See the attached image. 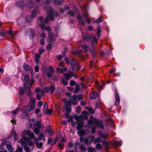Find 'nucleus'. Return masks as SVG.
Returning <instances> with one entry per match:
<instances>
[{
	"instance_id": "obj_59",
	"label": "nucleus",
	"mask_w": 152,
	"mask_h": 152,
	"mask_svg": "<svg viewBox=\"0 0 152 152\" xmlns=\"http://www.w3.org/2000/svg\"><path fill=\"white\" fill-rule=\"evenodd\" d=\"M39 68L38 66H36L34 67V70L36 72H38L39 71Z\"/></svg>"
},
{
	"instance_id": "obj_63",
	"label": "nucleus",
	"mask_w": 152,
	"mask_h": 152,
	"mask_svg": "<svg viewBox=\"0 0 152 152\" xmlns=\"http://www.w3.org/2000/svg\"><path fill=\"white\" fill-rule=\"evenodd\" d=\"M80 150L83 151H86V148L83 146H82L80 147Z\"/></svg>"
},
{
	"instance_id": "obj_62",
	"label": "nucleus",
	"mask_w": 152,
	"mask_h": 152,
	"mask_svg": "<svg viewBox=\"0 0 152 152\" xmlns=\"http://www.w3.org/2000/svg\"><path fill=\"white\" fill-rule=\"evenodd\" d=\"M56 57L58 60H61L63 58L62 56L61 55H57L56 56Z\"/></svg>"
},
{
	"instance_id": "obj_1",
	"label": "nucleus",
	"mask_w": 152,
	"mask_h": 152,
	"mask_svg": "<svg viewBox=\"0 0 152 152\" xmlns=\"http://www.w3.org/2000/svg\"><path fill=\"white\" fill-rule=\"evenodd\" d=\"M87 115H80L79 116H77L75 117L76 120V124L77 125L76 126V129L80 130L81 128H83L84 125V122L83 121V120H86L88 119Z\"/></svg>"
},
{
	"instance_id": "obj_21",
	"label": "nucleus",
	"mask_w": 152,
	"mask_h": 152,
	"mask_svg": "<svg viewBox=\"0 0 152 152\" xmlns=\"http://www.w3.org/2000/svg\"><path fill=\"white\" fill-rule=\"evenodd\" d=\"M81 129L80 130H78L79 131L77 132V133L80 136H82L86 134H87L88 133H86L84 129Z\"/></svg>"
},
{
	"instance_id": "obj_33",
	"label": "nucleus",
	"mask_w": 152,
	"mask_h": 152,
	"mask_svg": "<svg viewBox=\"0 0 152 152\" xmlns=\"http://www.w3.org/2000/svg\"><path fill=\"white\" fill-rule=\"evenodd\" d=\"M46 110L45 111V113L47 114H48V115H50L51 114L53 111L50 109H46Z\"/></svg>"
},
{
	"instance_id": "obj_34",
	"label": "nucleus",
	"mask_w": 152,
	"mask_h": 152,
	"mask_svg": "<svg viewBox=\"0 0 152 152\" xmlns=\"http://www.w3.org/2000/svg\"><path fill=\"white\" fill-rule=\"evenodd\" d=\"M39 128H35L33 131L36 134H38L39 133Z\"/></svg>"
},
{
	"instance_id": "obj_41",
	"label": "nucleus",
	"mask_w": 152,
	"mask_h": 152,
	"mask_svg": "<svg viewBox=\"0 0 152 152\" xmlns=\"http://www.w3.org/2000/svg\"><path fill=\"white\" fill-rule=\"evenodd\" d=\"M64 105L66 107V110L67 113H70L71 111V109L70 108L67 107V104H65Z\"/></svg>"
},
{
	"instance_id": "obj_4",
	"label": "nucleus",
	"mask_w": 152,
	"mask_h": 152,
	"mask_svg": "<svg viewBox=\"0 0 152 152\" xmlns=\"http://www.w3.org/2000/svg\"><path fill=\"white\" fill-rule=\"evenodd\" d=\"M48 15L44 21L45 23H48L49 21L48 18L51 21L53 20L54 19L53 9L50 7H48Z\"/></svg>"
},
{
	"instance_id": "obj_61",
	"label": "nucleus",
	"mask_w": 152,
	"mask_h": 152,
	"mask_svg": "<svg viewBox=\"0 0 152 152\" xmlns=\"http://www.w3.org/2000/svg\"><path fill=\"white\" fill-rule=\"evenodd\" d=\"M56 4H61L62 2L59 0H54Z\"/></svg>"
},
{
	"instance_id": "obj_30",
	"label": "nucleus",
	"mask_w": 152,
	"mask_h": 152,
	"mask_svg": "<svg viewBox=\"0 0 152 152\" xmlns=\"http://www.w3.org/2000/svg\"><path fill=\"white\" fill-rule=\"evenodd\" d=\"M82 47L84 48V50L86 53H87L90 50V48L86 45H83Z\"/></svg>"
},
{
	"instance_id": "obj_29",
	"label": "nucleus",
	"mask_w": 152,
	"mask_h": 152,
	"mask_svg": "<svg viewBox=\"0 0 152 152\" xmlns=\"http://www.w3.org/2000/svg\"><path fill=\"white\" fill-rule=\"evenodd\" d=\"M69 7L68 6H66L65 7L64 9H61L60 10V12L61 14H63L65 11H66V10L69 9Z\"/></svg>"
},
{
	"instance_id": "obj_28",
	"label": "nucleus",
	"mask_w": 152,
	"mask_h": 152,
	"mask_svg": "<svg viewBox=\"0 0 152 152\" xmlns=\"http://www.w3.org/2000/svg\"><path fill=\"white\" fill-rule=\"evenodd\" d=\"M45 137L44 134L43 133H41L39 134L38 138L37 139H38V140H39V141L43 140L44 141H45Z\"/></svg>"
},
{
	"instance_id": "obj_53",
	"label": "nucleus",
	"mask_w": 152,
	"mask_h": 152,
	"mask_svg": "<svg viewBox=\"0 0 152 152\" xmlns=\"http://www.w3.org/2000/svg\"><path fill=\"white\" fill-rule=\"evenodd\" d=\"M40 36L41 37L43 38H44L46 37V34L45 33L43 32V33H42L40 35Z\"/></svg>"
},
{
	"instance_id": "obj_11",
	"label": "nucleus",
	"mask_w": 152,
	"mask_h": 152,
	"mask_svg": "<svg viewBox=\"0 0 152 152\" xmlns=\"http://www.w3.org/2000/svg\"><path fill=\"white\" fill-rule=\"evenodd\" d=\"M23 66L24 69L26 71L28 72L30 71L31 74H32L33 72V69L32 67H30L26 63L24 64Z\"/></svg>"
},
{
	"instance_id": "obj_58",
	"label": "nucleus",
	"mask_w": 152,
	"mask_h": 152,
	"mask_svg": "<svg viewBox=\"0 0 152 152\" xmlns=\"http://www.w3.org/2000/svg\"><path fill=\"white\" fill-rule=\"evenodd\" d=\"M58 146L61 149H63L64 147V144L61 143H59L58 144Z\"/></svg>"
},
{
	"instance_id": "obj_17",
	"label": "nucleus",
	"mask_w": 152,
	"mask_h": 152,
	"mask_svg": "<svg viewBox=\"0 0 152 152\" xmlns=\"http://www.w3.org/2000/svg\"><path fill=\"white\" fill-rule=\"evenodd\" d=\"M34 5V4L32 1L30 0L27 1L26 3V6L28 8H32Z\"/></svg>"
},
{
	"instance_id": "obj_51",
	"label": "nucleus",
	"mask_w": 152,
	"mask_h": 152,
	"mask_svg": "<svg viewBox=\"0 0 152 152\" xmlns=\"http://www.w3.org/2000/svg\"><path fill=\"white\" fill-rule=\"evenodd\" d=\"M83 52L80 50H78L76 52L77 54H78L79 56L80 57L81 55H82Z\"/></svg>"
},
{
	"instance_id": "obj_49",
	"label": "nucleus",
	"mask_w": 152,
	"mask_h": 152,
	"mask_svg": "<svg viewBox=\"0 0 152 152\" xmlns=\"http://www.w3.org/2000/svg\"><path fill=\"white\" fill-rule=\"evenodd\" d=\"M56 70L58 72L63 73L64 72L63 70L59 67L57 68H56Z\"/></svg>"
},
{
	"instance_id": "obj_46",
	"label": "nucleus",
	"mask_w": 152,
	"mask_h": 152,
	"mask_svg": "<svg viewBox=\"0 0 152 152\" xmlns=\"http://www.w3.org/2000/svg\"><path fill=\"white\" fill-rule=\"evenodd\" d=\"M20 93V94H23L24 93V90L23 88L21 87L19 88Z\"/></svg>"
},
{
	"instance_id": "obj_26",
	"label": "nucleus",
	"mask_w": 152,
	"mask_h": 152,
	"mask_svg": "<svg viewBox=\"0 0 152 152\" xmlns=\"http://www.w3.org/2000/svg\"><path fill=\"white\" fill-rule=\"evenodd\" d=\"M35 126L39 128H41L43 127V125H42L41 123L39 121H37L35 124Z\"/></svg>"
},
{
	"instance_id": "obj_6",
	"label": "nucleus",
	"mask_w": 152,
	"mask_h": 152,
	"mask_svg": "<svg viewBox=\"0 0 152 152\" xmlns=\"http://www.w3.org/2000/svg\"><path fill=\"white\" fill-rule=\"evenodd\" d=\"M94 136L92 135H91L89 136L88 138L87 137L84 138V142L87 145H89L94 142Z\"/></svg>"
},
{
	"instance_id": "obj_55",
	"label": "nucleus",
	"mask_w": 152,
	"mask_h": 152,
	"mask_svg": "<svg viewBox=\"0 0 152 152\" xmlns=\"http://www.w3.org/2000/svg\"><path fill=\"white\" fill-rule=\"evenodd\" d=\"M64 63L63 61H61L59 63V66L61 67H63L64 66Z\"/></svg>"
},
{
	"instance_id": "obj_42",
	"label": "nucleus",
	"mask_w": 152,
	"mask_h": 152,
	"mask_svg": "<svg viewBox=\"0 0 152 152\" xmlns=\"http://www.w3.org/2000/svg\"><path fill=\"white\" fill-rule=\"evenodd\" d=\"M81 59L83 60H86L87 57V55H81L80 56Z\"/></svg>"
},
{
	"instance_id": "obj_12",
	"label": "nucleus",
	"mask_w": 152,
	"mask_h": 152,
	"mask_svg": "<svg viewBox=\"0 0 152 152\" xmlns=\"http://www.w3.org/2000/svg\"><path fill=\"white\" fill-rule=\"evenodd\" d=\"M34 105L31 104V103L29 102L26 107V112H29L32 111L34 108Z\"/></svg>"
},
{
	"instance_id": "obj_31",
	"label": "nucleus",
	"mask_w": 152,
	"mask_h": 152,
	"mask_svg": "<svg viewBox=\"0 0 152 152\" xmlns=\"http://www.w3.org/2000/svg\"><path fill=\"white\" fill-rule=\"evenodd\" d=\"M49 36L50 38V41L52 42L53 40L54 39V35L53 33L51 32H49Z\"/></svg>"
},
{
	"instance_id": "obj_5",
	"label": "nucleus",
	"mask_w": 152,
	"mask_h": 152,
	"mask_svg": "<svg viewBox=\"0 0 152 152\" xmlns=\"http://www.w3.org/2000/svg\"><path fill=\"white\" fill-rule=\"evenodd\" d=\"M82 36L83 40L86 39L87 41H88L89 40H91V45H92L94 43H97V40L96 38L94 35L90 34L88 36V37H87L86 35L84 34H82Z\"/></svg>"
},
{
	"instance_id": "obj_50",
	"label": "nucleus",
	"mask_w": 152,
	"mask_h": 152,
	"mask_svg": "<svg viewBox=\"0 0 152 152\" xmlns=\"http://www.w3.org/2000/svg\"><path fill=\"white\" fill-rule=\"evenodd\" d=\"M24 149L26 152H30V149L29 148L26 146H25L24 148Z\"/></svg>"
},
{
	"instance_id": "obj_19",
	"label": "nucleus",
	"mask_w": 152,
	"mask_h": 152,
	"mask_svg": "<svg viewBox=\"0 0 152 152\" xmlns=\"http://www.w3.org/2000/svg\"><path fill=\"white\" fill-rule=\"evenodd\" d=\"M35 123L34 120L32 119L29 120L28 123L27 124V126L28 127H31Z\"/></svg>"
},
{
	"instance_id": "obj_2",
	"label": "nucleus",
	"mask_w": 152,
	"mask_h": 152,
	"mask_svg": "<svg viewBox=\"0 0 152 152\" xmlns=\"http://www.w3.org/2000/svg\"><path fill=\"white\" fill-rule=\"evenodd\" d=\"M31 80H30V77L29 75L27 74L25 75H24V79L26 82L28 83V86H27L26 84H24L25 88H30L34 83L35 81L34 79L33 78V75L32 74H31Z\"/></svg>"
},
{
	"instance_id": "obj_35",
	"label": "nucleus",
	"mask_w": 152,
	"mask_h": 152,
	"mask_svg": "<svg viewBox=\"0 0 152 152\" xmlns=\"http://www.w3.org/2000/svg\"><path fill=\"white\" fill-rule=\"evenodd\" d=\"M19 110L20 109L19 108H17L15 110L12 111V113L13 115H16Z\"/></svg>"
},
{
	"instance_id": "obj_10",
	"label": "nucleus",
	"mask_w": 152,
	"mask_h": 152,
	"mask_svg": "<svg viewBox=\"0 0 152 152\" xmlns=\"http://www.w3.org/2000/svg\"><path fill=\"white\" fill-rule=\"evenodd\" d=\"M115 104L116 106H117L119 104L120 102V98L118 93L117 89H115Z\"/></svg>"
},
{
	"instance_id": "obj_20",
	"label": "nucleus",
	"mask_w": 152,
	"mask_h": 152,
	"mask_svg": "<svg viewBox=\"0 0 152 152\" xmlns=\"http://www.w3.org/2000/svg\"><path fill=\"white\" fill-rule=\"evenodd\" d=\"M83 16L85 19L86 21L89 24L90 23L91 20L90 18L88 17V15L87 13H83Z\"/></svg>"
},
{
	"instance_id": "obj_57",
	"label": "nucleus",
	"mask_w": 152,
	"mask_h": 152,
	"mask_svg": "<svg viewBox=\"0 0 152 152\" xmlns=\"http://www.w3.org/2000/svg\"><path fill=\"white\" fill-rule=\"evenodd\" d=\"M81 110V108L80 106L77 107L76 109V111L77 113H79Z\"/></svg>"
},
{
	"instance_id": "obj_45",
	"label": "nucleus",
	"mask_w": 152,
	"mask_h": 152,
	"mask_svg": "<svg viewBox=\"0 0 152 152\" xmlns=\"http://www.w3.org/2000/svg\"><path fill=\"white\" fill-rule=\"evenodd\" d=\"M115 143L117 146H119L122 145L121 142L116 141L115 142Z\"/></svg>"
},
{
	"instance_id": "obj_56",
	"label": "nucleus",
	"mask_w": 152,
	"mask_h": 152,
	"mask_svg": "<svg viewBox=\"0 0 152 152\" xmlns=\"http://www.w3.org/2000/svg\"><path fill=\"white\" fill-rule=\"evenodd\" d=\"M71 61V60H70ZM65 61L67 64H69V62L71 63L70 61H69V59L68 58L66 57L65 58Z\"/></svg>"
},
{
	"instance_id": "obj_3",
	"label": "nucleus",
	"mask_w": 152,
	"mask_h": 152,
	"mask_svg": "<svg viewBox=\"0 0 152 152\" xmlns=\"http://www.w3.org/2000/svg\"><path fill=\"white\" fill-rule=\"evenodd\" d=\"M54 71L53 67L52 66H50L43 70V74L44 75H46L48 78H50L52 76V74L54 73Z\"/></svg>"
},
{
	"instance_id": "obj_38",
	"label": "nucleus",
	"mask_w": 152,
	"mask_h": 152,
	"mask_svg": "<svg viewBox=\"0 0 152 152\" xmlns=\"http://www.w3.org/2000/svg\"><path fill=\"white\" fill-rule=\"evenodd\" d=\"M0 35L1 37H3L5 35L6 33L4 31L0 30Z\"/></svg>"
},
{
	"instance_id": "obj_7",
	"label": "nucleus",
	"mask_w": 152,
	"mask_h": 152,
	"mask_svg": "<svg viewBox=\"0 0 152 152\" xmlns=\"http://www.w3.org/2000/svg\"><path fill=\"white\" fill-rule=\"evenodd\" d=\"M75 69L74 67H72L69 69V72L64 74L65 77L66 79L69 80L71 77L73 76L74 75L72 72L74 71Z\"/></svg>"
},
{
	"instance_id": "obj_9",
	"label": "nucleus",
	"mask_w": 152,
	"mask_h": 152,
	"mask_svg": "<svg viewBox=\"0 0 152 152\" xmlns=\"http://www.w3.org/2000/svg\"><path fill=\"white\" fill-rule=\"evenodd\" d=\"M55 90V86L53 85H51L50 87L46 86L44 88V91L45 92H48L49 91H50L51 94H52Z\"/></svg>"
},
{
	"instance_id": "obj_52",
	"label": "nucleus",
	"mask_w": 152,
	"mask_h": 152,
	"mask_svg": "<svg viewBox=\"0 0 152 152\" xmlns=\"http://www.w3.org/2000/svg\"><path fill=\"white\" fill-rule=\"evenodd\" d=\"M75 82L73 80H72L71 81V82L70 83V85L71 86H73L75 85Z\"/></svg>"
},
{
	"instance_id": "obj_13",
	"label": "nucleus",
	"mask_w": 152,
	"mask_h": 152,
	"mask_svg": "<svg viewBox=\"0 0 152 152\" xmlns=\"http://www.w3.org/2000/svg\"><path fill=\"white\" fill-rule=\"evenodd\" d=\"M71 64L72 65H73L74 66H72V67H74L75 66L77 68V70H79L80 69V66L78 64L76 63L75 61V60L74 59H72L70 61Z\"/></svg>"
},
{
	"instance_id": "obj_15",
	"label": "nucleus",
	"mask_w": 152,
	"mask_h": 152,
	"mask_svg": "<svg viewBox=\"0 0 152 152\" xmlns=\"http://www.w3.org/2000/svg\"><path fill=\"white\" fill-rule=\"evenodd\" d=\"M94 124L96 126H100V128L102 129H103L104 126L102 125V123L101 121H99L98 120H96L94 122Z\"/></svg>"
},
{
	"instance_id": "obj_8",
	"label": "nucleus",
	"mask_w": 152,
	"mask_h": 152,
	"mask_svg": "<svg viewBox=\"0 0 152 152\" xmlns=\"http://www.w3.org/2000/svg\"><path fill=\"white\" fill-rule=\"evenodd\" d=\"M24 135H28L32 138H34L35 135L33 133L29 130H25L23 132Z\"/></svg>"
},
{
	"instance_id": "obj_48",
	"label": "nucleus",
	"mask_w": 152,
	"mask_h": 152,
	"mask_svg": "<svg viewBox=\"0 0 152 152\" xmlns=\"http://www.w3.org/2000/svg\"><path fill=\"white\" fill-rule=\"evenodd\" d=\"M80 91V87L78 86H76L75 90V92L77 93Z\"/></svg>"
},
{
	"instance_id": "obj_18",
	"label": "nucleus",
	"mask_w": 152,
	"mask_h": 152,
	"mask_svg": "<svg viewBox=\"0 0 152 152\" xmlns=\"http://www.w3.org/2000/svg\"><path fill=\"white\" fill-rule=\"evenodd\" d=\"M40 26L41 29L42 31H44L45 30H46L48 31H50V28L49 27L45 26L42 23L40 24Z\"/></svg>"
},
{
	"instance_id": "obj_32",
	"label": "nucleus",
	"mask_w": 152,
	"mask_h": 152,
	"mask_svg": "<svg viewBox=\"0 0 152 152\" xmlns=\"http://www.w3.org/2000/svg\"><path fill=\"white\" fill-rule=\"evenodd\" d=\"M67 13L68 14L72 16H75V12L73 11H68L67 12Z\"/></svg>"
},
{
	"instance_id": "obj_44",
	"label": "nucleus",
	"mask_w": 152,
	"mask_h": 152,
	"mask_svg": "<svg viewBox=\"0 0 152 152\" xmlns=\"http://www.w3.org/2000/svg\"><path fill=\"white\" fill-rule=\"evenodd\" d=\"M101 141L100 138H96L95 140H94V144L97 143L98 142H100Z\"/></svg>"
},
{
	"instance_id": "obj_37",
	"label": "nucleus",
	"mask_w": 152,
	"mask_h": 152,
	"mask_svg": "<svg viewBox=\"0 0 152 152\" xmlns=\"http://www.w3.org/2000/svg\"><path fill=\"white\" fill-rule=\"evenodd\" d=\"M102 20V16L98 18L95 20V22L96 23H99L101 22Z\"/></svg>"
},
{
	"instance_id": "obj_40",
	"label": "nucleus",
	"mask_w": 152,
	"mask_h": 152,
	"mask_svg": "<svg viewBox=\"0 0 152 152\" xmlns=\"http://www.w3.org/2000/svg\"><path fill=\"white\" fill-rule=\"evenodd\" d=\"M30 100V103H31V104L35 105V99L33 98H31Z\"/></svg>"
},
{
	"instance_id": "obj_47",
	"label": "nucleus",
	"mask_w": 152,
	"mask_h": 152,
	"mask_svg": "<svg viewBox=\"0 0 152 152\" xmlns=\"http://www.w3.org/2000/svg\"><path fill=\"white\" fill-rule=\"evenodd\" d=\"M22 148L20 147H19L17 148V151L14 152H22Z\"/></svg>"
},
{
	"instance_id": "obj_24",
	"label": "nucleus",
	"mask_w": 152,
	"mask_h": 152,
	"mask_svg": "<svg viewBox=\"0 0 152 152\" xmlns=\"http://www.w3.org/2000/svg\"><path fill=\"white\" fill-rule=\"evenodd\" d=\"M6 147L9 152H13L14 148L12 147V145H11L7 144L6 145Z\"/></svg>"
},
{
	"instance_id": "obj_54",
	"label": "nucleus",
	"mask_w": 152,
	"mask_h": 152,
	"mask_svg": "<svg viewBox=\"0 0 152 152\" xmlns=\"http://www.w3.org/2000/svg\"><path fill=\"white\" fill-rule=\"evenodd\" d=\"M101 32L100 29L99 27H98L97 29V34L98 37H99V33Z\"/></svg>"
},
{
	"instance_id": "obj_22",
	"label": "nucleus",
	"mask_w": 152,
	"mask_h": 152,
	"mask_svg": "<svg viewBox=\"0 0 152 152\" xmlns=\"http://www.w3.org/2000/svg\"><path fill=\"white\" fill-rule=\"evenodd\" d=\"M97 96V92L96 91L92 92L90 95V97L91 99H95Z\"/></svg>"
},
{
	"instance_id": "obj_23",
	"label": "nucleus",
	"mask_w": 152,
	"mask_h": 152,
	"mask_svg": "<svg viewBox=\"0 0 152 152\" xmlns=\"http://www.w3.org/2000/svg\"><path fill=\"white\" fill-rule=\"evenodd\" d=\"M77 19L79 20V22L82 25H85V21L83 20L82 17L81 15H79L78 16Z\"/></svg>"
},
{
	"instance_id": "obj_39",
	"label": "nucleus",
	"mask_w": 152,
	"mask_h": 152,
	"mask_svg": "<svg viewBox=\"0 0 152 152\" xmlns=\"http://www.w3.org/2000/svg\"><path fill=\"white\" fill-rule=\"evenodd\" d=\"M28 115L27 113H25L24 112H23V114H22L21 115V117L22 118H26L28 117Z\"/></svg>"
},
{
	"instance_id": "obj_27",
	"label": "nucleus",
	"mask_w": 152,
	"mask_h": 152,
	"mask_svg": "<svg viewBox=\"0 0 152 152\" xmlns=\"http://www.w3.org/2000/svg\"><path fill=\"white\" fill-rule=\"evenodd\" d=\"M40 58V56L38 54H36L35 55V61L37 64H39V59Z\"/></svg>"
},
{
	"instance_id": "obj_25",
	"label": "nucleus",
	"mask_w": 152,
	"mask_h": 152,
	"mask_svg": "<svg viewBox=\"0 0 152 152\" xmlns=\"http://www.w3.org/2000/svg\"><path fill=\"white\" fill-rule=\"evenodd\" d=\"M99 136L103 138L104 139H106L107 137V136L106 135L104 134L103 133H102V132L100 131H99L98 132V133Z\"/></svg>"
},
{
	"instance_id": "obj_16",
	"label": "nucleus",
	"mask_w": 152,
	"mask_h": 152,
	"mask_svg": "<svg viewBox=\"0 0 152 152\" xmlns=\"http://www.w3.org/2000/svg\"><path fill=\"white\" fill-rule=\"evenodd\" d=\"M39 141V140H38V139H35L34 141L35 143L36 144L37 147L38 148H41L42 146V142L38 143Z\"/></svg>"
},
{
	"instance_id": "obj_14",
	"label": "nucleus",
	"mask_w": 152,
	"mask_h": 152,
	"mask_svg": "<svg viewBox=\"0 0 152 152\" xmlns=\"http://www.w3.org/2000/svg\"><path fill=\"white\" fill-rule=\"evenodd\" d=\"M77 96L74 95L70 97L72 103L74 105H76L77 103V101L76 100Z\"/></svg>"
},
{
	"instance_id": "obj_43",
	"label": "nucleus",
	"mask_w": 152,
	"mask_h": 152,
	"mask_svg": "<svg viewBox=\"0 0 152 152\" xmlns=\"http://www.w3.org/2000/svg\"><path fill=\"white\" fill-rule=\"evenodd\" d=\"M61 83L62 84L65 86H66L68 84V82L67 81H66L64 79H63L62 80Z\"/></svg>"
},
{
	"instance_id": "obj_36",
	"label": "nucleus",
	"mask_w": 152,
	"mask_h": 152,
	"mask_svg": "<svg viewBox=\"0 0 152 152\" xmlns=\"http://www.w3.org/2000/svg\"><path fill=\"white\" fill-rule=\"evenodd\" d=\"M102 148V146L99 143H98L96 145V148L98 150L101 149Z\"/></svg>"
},
{
	"instance_id": "obj_64",
	"label": "nucleus",
	"mask_w": 152,
	"mask_h": 152,
	"mask_svg": "<svg viewBox=\"0 0 152 152\" xmlns=\"http://www.w3.org/2000/svg\"><path fill=\"white\" fill-rule=\"evenodd\" d=\"M52 79L53 80L56 81L58 80V78L57 76L55 75H54L53 76Z\"/></svg>"
},
{
	"instance_id": "obj_60",
	"label": "nucleus",
	"mask_w": 152,
	"mask_h": 152,
	"mask_svg": "<svg viewBox=\"0 0 152 152\" xmlns=\"http://www.w3.org/2000/svg\"><path fill=\"white\" fill-rule=\"evenodd\" d=\"M40 43L42 45H44L45 44L44 40L43 39H41L40 40Z\"/></svg>"
}]
</instances>
